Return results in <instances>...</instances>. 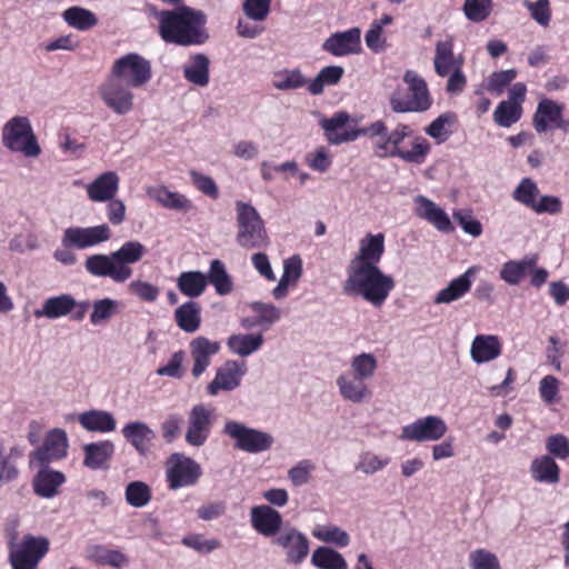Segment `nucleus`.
I'll return each mask as SVG.
<instances>
[{
    "label": "nucleus",
    "mask_w": 569,
    "mask_h": 569,
    "mask_svg": "<svg viewBox=\"0 0 569 569\" xmlns=\"http://www.w3.org/2000/svg\"><path fill=\"white\" fill-rule=\"evenodd\" d=\"M156 18L159 36L167 43L197 47L210 38L207 14L201 10L181 4L172 10L157 11Z\"/></svg>",
    "instance_id": "nucleus-1"
},
{
    "label": "nucleus",
    "mask_w": 569,
    "mask_h": 569,
    "mask_svg": "<svg viewBox=\"0 0 569 569\" xmlns=\"http://www.w3.org/2000/svg\"><path fill=\"white\" fill-rule=\"evenodd\" d=\"M146 251L141 242L127 241L110 254L89 256L84 261V268L91 276L110 278L116 283H123L132 276L131 264L139 262Z\"/></svg>",
    "instance_id": "nucleus-2"
},
{
    "label": "nucleus",
    "mask_w": 569,
    "mask_h": 569,
    "mask_svg": "<svg viewBox=\"0 0 569 569\" xmlns=\"http://www.w3.org/2000/svg\"><path fill=\"white\" fill-rule=\"evenodd\" d=\"M395 279L378 266H348L342 291L347 296L361 297L375 307H380L395 289Z\"/></svg>",
    "instance_id": "nucleus-3"
},
{
    "label": "nucleus",
    "mask_w": 569,
    "mask_h": 569,
    "mask_svg": "<svg viewBox=\"0 0 569 569\" xmlns=\"http://www.w3.org/2000/svg\"><path fill=\"white\" fill-rule=\"evenodd\" d=\"M236 241L243 249L267 248L270 243L264 221L257 209L247 202L236 201Z\"/></svg>",
    "instance_id": "nucleus-4"
},
{
    "label": "nucleus",
    "mask_w": 569,
    "mask_h": 569,
    "mask_svg": "<svg viewBox=\"0 0 569 569\" xmlns=\"http://www.w3.org/2000/svg\"><path fill=\"white\" fill-rule=\"evenodd\" d=\"M403 82L408 93L397 89L390 97L392 111L398 113L425 112L430 109L432 100L427 82L418 73H405Z\"/></svg>",
    "instance_id": "nucleus-5"
},
{
    "label": "nucleus",
    "mask_w": 569,
    "mask_h": 569,
    "mask_svg": "<svg viewBox=\"0 0 569 569\" xmlns=\"http://www.w3.org/2000/svg\"><path fill=\"white\" fill-rule=\"evenodd\" d=\"M1 142L10 151L28 158H37L41 153L31 122L27 117L16 116L4 123Z\"/></svg>",
    "instance_id": "nucleus-6"
},
{
    "label": "nucleus",
    "mask_w": 569,
    "mask_h": 569,
    "mask_svg": "<svg viewBox=\"0 0 569 569\" xmlns=\"http://www.w3.org/2000/svg\"><path fill=\"white\" fill-rule=\"evenodd\" d=\"M223 433L234 441V448L247 453H260L271 449L274 438L271 433L251 428L237 420H227Z\"/></svg>",
    "instance_id": "nucleus-7"
},
{
    "label": "nucleus",
    "mask_w": 569,
    "mask_h": 569,
    "mask_svg": "<svg viewBox=\"0 0 569 569\" xmlns=\"http://www.w3.org/2000/svg\"><path fill=\"white\" fill-rule=\"evenodd\" d=\"M201 476L200 465L183 453H172L166 462V478L171 490L192 487Z\"/></svg>",
    "instance_id": "nucleus-8"
},
{
    "label": "nucleus",
    "mask_w": 569,
    "mask_h": 569,
    "mask_svg": "<svg viewBox=\"0 0 569 569\" xmlns=\"http://www.w3.org/2000/svg\"><path fill=\"white\" fill-rule=\"evenodd\" d=\"M9 549L12 569H37L40 559L49 549V541L46 538L27 535L20 545L10 542Z\"/></svg>",
    "instance_id": "nucleus-9"
},
{
    "label": "nucleus",
    "mask_w": 569,
    "mask_h": 569,
    "mask_svg": "<svg viewBox=\"0 0 569 569\" xmlns=\"http://www.w3.org/2000/svg\"><path fill=\"white\" fill-rule=\"evenodd\" d=\"M448 426L440 416H426L401 427L399 439L412 442H435L445 437Z\"/></svg>",
    "instance_id": "nucleus-10"
},
{
    "label": "nucleus",
    "mask_w": 569,
    "mask_h": 569,
    "mask_svg": "<svg viewBox=\"0 0 569 569\" xmlns=\"http://www.w3.org/2000/svg\"><path fill=\"white\" fill-rule=\"evenodd\" d=\"M126 74L113 73L100 87L102 101L119 116L127 114L133 107V94L128 89Z\"/></svg>",
    "instance_id": "nucleus-11"
},
{
    "label": "nucleus",
    "mask_w": 569,
    "mask_h": 569,
    "mask_svg": "<svg viewBox=\"0 0 569 569\" xmlns=\"http://www.w3.org/2000/svg\"><path fill=\"white\" fill-rule=\"evenodd\" d=\"M68 437L63 429L50 430L42 443L29 455V467H44L63 459L68 452Z\"/></svg>",
    "instance_id": "nucleus-12"
},
{
    "label": "nucleus",
    "mask_w": 569,
    "mask_h": 569,
    "mask_svg": "<svg viewBox=\"0 0 569 569\" xmlns=\"http://www.w3.org/2000/svg\"><path fill=\"white\" fill-rule=\"evenodd\" d=\"M111 236V229L107 223L91 227L76 226L63 231L61 243L66 248L83 250L109 241Z\"/></svg>",
    "instance_id": "nucleus-13"
},
{
    "label": "nucleus",
    "mask_w": 569,
    "mask_h": 569,
    "mask_svg": "<svg viewBox=\"0 0 569 569\" xmlns=\"http://www.w3.org/2000/svg\"><path fill=\"white\" fill-rule=\"evenodd\" d=\"M186 441L192 447L203 446L214 423V408L206 403L194 405L188 412Z\"/></svg>",
    "instance_id": "nucleus-14"
},
{
    "label": "nucleus",
    "mask_w": 569,
    "mask_h": 569,
    "mask_svg": "<svg viewBox=\"0 0 569 569\" xmlns=\"http://www.w3.org/2000/svg\"><path fill=\"white\" fill-rule=\"evenodd\" d=\"M273 543L283 550L286 561L291 565H300L307 558L310 549L306 535L293 527L283 528Z\"/></svg>",
    "instance_id": "nucleus-15"
},
{
    "label": "nucleus",
    "mask_w": 569,
    "mask_h": 569,
    "mask_svg": "<svg viewBox=\"0 0 569 569\" xmlns=\"http://www.w3.org/2000/svg\"><path fill=\"white\" fill-rule=\"evenodd\" d=\"M246 373V365L236 360H229L220 367L213 380L208 385L207 391L210 396H216L219 391H231L240 386L241 379Z\"/></svg>",
    "instance_id": "nucleus-16"
},
{
    "label": "nucleus",
    "mask_w": 569,
    "mask_h": 569,
    "mask_svg": "<svg viewBox=\"0 0 569 569\" xmlns=\"http://www.w3.org/2000/svg\"><path fill=\"white\" fill-rule=\"evenodd\" d=\"M322 48L333 56L358 53L361 50V29L353 27L342 32H335L326 39Z\"/></svg>",
    "instance_id": "nucleus-17"
},
{
    "label": "nucleus",
    "mask_w": 569,
    "mask_h": 569,
    "mask_svg": "<svg viewBox=\"0 0 569 569\" xmlns=\"http://www.w3.org/2000/svg\"><path fill=\"white\" fill-rule=\"evenodd\" d=\"M336 383L341 398L351 403H365L372 397V391L368 387L367 380L358 378L350 372L339 375Z\"/></svg>",
    "instance_id": "nucleus-18"
},
{
    "label": "nucleus",
    "mask_w": 569,
    "mask_h": 569,
    "mask_svg": "<svg viewBox=\"0 0 569 569\" xmlns=\"http://www.w3.org/2000/svg\"><path fill=\"white\" fill-rule=\"evenodd\" d=\"M250 521L252 528L264 537H277L282 530L280 512L268 505L252 507L250 510Z\"/></svg>",
    "instance_id": "nucleus-19"
},
{
    "label": "nucleus",
    "mask_w": 569,
    "mask_h": 569,
    "mask_svg": "<svg viewBox=\"0 0 569 569\" xmlns=\"http://www.w3.org/2000/svg\"><path fill=\"white\" fill-rule=\"evenodd\" d=\"M385 252V236L382 233H368L359 241L357 254L349 266H378Z\"/></svg>",
    "instance_id": "nucleus-20"
},
{
    "label": "nucleus",
    "mask_w": 569,
    "mask_h": 569,
    "mask_svg": "<svg viewBox=\"0 0 569 569\" xmlns=\"http://www.w3.org/2000/svg\"><path fill=\"white\" fill-rule=\"evenodd\" d=\"M479 269V266H472L462 274L451 280L445 288L437 292L433 298V303L447 305L461 299L470 291L472 278Z\"/></svg>",
    "instance_id": "nucleus-21"
},
{
    "label": "nucleus",
    "mask_w": 569,
    "mask_h": 569,
    "mask_svg": "<svg viewBox=\"0 0 569 569\" xmlns=\"http://www.w3.org/2000/svg\"><path fill=\"white\" fill-rule=\"evenodd\" d=\"M413 202L419 218L427 220L439 231L447 233L453 231L449 216L436 202L425 196H417Z\"/></svg>",
    "instance_id": "nucleus-22"
},
{
    "label": "nucleus",
    "mask_w": 569,
    "mask_h": 569,
    "mask_svg": "<svg viewBox=\"0 0 569 569\" xmlns=\"http://www.w3.org/2000/svg\"><path fill=\"white\" fill-rule=\"evenodd\" d=\"M502 353V342L496 335H477L470 346V358L477 363L496 360Z\"/></svg>",
    "instance_id": "nucleus-23"
},
{
    "label": "nucleus",
    "mask_w": 569,
    "mask_h": 569,
    "mask_svg": "<svg viewBox=\"0 0 569 569\" xmlns=\"http://www.w3.org/2000/svg\"><path fill=\"white\" fill-rule=\"evenodd\" d=\"M220 350V342L210 340L203 336L194 338L190 342V352L193 359L192 376L200 377L210 366V359Z\"/></svg>",
    "instance_id": "nucleus-24"
},
{
    "label": "nucleus",
    "mask_w": 569,
    "mask_h": 569,
    "mask_svg": "<svg viewBox=\"0 0 569 569\" xmlns=\"http://www.w3.org/2000/svg\"><path fill=\"white\" fill-rule=\"evenodd\" d=\"M120 178L114 171H106L87 184V196L92 202L112 200L119 190Z\"/></svg>",
    "instance_id": "nucleus-25"
},
{
    "label": "nucleus",
    "mask_w": 569,
    "mask_h": 569,
    "mask_svg": "<svg viewBox=\"0 0 569 569\" xmlns=\"http://www.w3.org/2000/svg\"><path fill=\"white\" fill-rule=\"evenodd\" d=\"M39 470L33 477L32 488L37 496L46 499L53 498L59 493V488L66 482V476L49 466L38 467Z\"/></svg>",
    "instance_id": "nucleus-26"
},
{
    "label": "nucleus",
    "mask_w": 569,
    "mask_h": 569,
    "mask_svg": "<svg viewBox=\"0 0 569 569\" xmlns=\"http://www.w3.org/2000/svg\"><path fill=\"white\" fill-rule=\"evenodd\" d=\"M147 196L166 209L188 212L193 209L192 201L183 193L170 191L166 186H150L146 189Z\"/></svg>",
    "instance_id": "nucleus-27"
},
{
    "label": "nucleus",
    "mask_w": 569,
    "mask_h": 569,
    "mask_svg": "<svg viewBox=\"0 0 569 569\" xmlns=\"http://www.w3.org/2000/svg\"><path fill=\"white\" fill-rule=\"evenodd\" d=\"M561 107L555 101L543 99L539 102L536 113L533 116V127L537 132H546L551 127L565 129L561 119Z\"/></svg>",
    "instance_id": "nucleus-28"
},
{
    "label": "nucleus",
    "mask_w": 569,
    "mask_h": 569,
    "mask_svg": "<svg viewBox=\"0 0 569 569\" xmlns=\"http://www.w3.org/2000/svg\"><path fill=\"white\" fill-rule=\"evenodd\" d=\"M529 473L538 483L557 485L560 481V468L549 455L533 458L529 466Z\"/></svg>",
    "instance_id": "nucleus-29"
},
{
    "label": "nucleus",
    "mask_w": 569,
    "mask_h": 569,
    "mask_svg": "<svg viewBox=\"0 0 569 569\" xmlns=\"http://www.w3.org/2000/svg\"><path fill=\"white\" fill-rule=\"evenodd\" d=\"M121 432L126 440L142 456L147 455L156 436L154 431L142 421L127 423Z\"/></svg>",
    "instance_id": "nucleus-30"
},
{
    "label": "nucleus",
    "mask_w": 569,
    "mask_h": 569,
    "mask_svg": "<svg viewBox=\"0 0 569 569\" xmlns=\"http://www.w3.org/2000/svg\"><path fill=\"white\" fill-rule=\"evenodd\" d=\"M348 121L349 114L347 112H338L329 119L321 120L320 124L330 143L340 144L348 141H355L357 139V134L353 133V130L339 132V129L343 128Z\"/></svg>",
    "instance_id": "nucleus-31"
},
{
    "label": "nucleus",
    "mask_w": 569,
    "mask_h": 569,
    "mask_svg": "<svg viewBox=\"0 0 569 569\" xmlns=\"http://www.w3.org/2000/svg\"><path fill=\"white\" fill-rule=\"evenodd\" d=\"M302 276V260L295 254L283 261V272L279 283L272 290V296L277 300H281L287 296L288 287L296 284Z\"/></svg>",
    "instance_id": "nucleus-32"
},
{
    "label": "nucleus",
    "mask_w": 569,
    "mask_h": 569,
    "mask_svg": "<svg viewBox=\"0 0 569 569\" xmlns=\"http://www.w3.org/2000/svg\"><path fill=\"white\" fill-rule=\"evenodd\" d=\"M83 451V465L94 470L107 467L113 455L114 446L111 441L104 440L86 445Z\"/></svg>",
    "instance_id": "nucleus-33"
},
{
    "label": "nucleus",
    "mask_w": 569,
    "mask_h": 569,
    "mask_svg": "<svg viewBox=\"0 0 569 569\" xmlns=\"http://www.w3.org/2000/svg\"><path fill=\"white\" fill-rule=\"evenodd\" d=\"M78 301L68 293L47 299L42 309L36 310V317H46L48 319H57L64 317L76 309Z\"/></svg>",
    "instance_id": "nucleus-34"
},
{
    "label": "nucleus",
    "mask_w": 569,
    "mask_h": 569,
    "mask_svg": "<svg viewBox=\"0 0 569 569\" xmlns=\"http://www.w3.org/2000/svg\"><path fill=\"white\" fill-rule=\"evenodd\" d=\"M79 423L88 431L110 432L116 429V419L104 410H88L78 416Z\"/></svg>",
    "instance_id": "nucleus-35"
},
{
    "label": "nucleus",
    "mask_w": 569,
    "mask_h": 569,
    "mask_svg": "<svg viewBox=\"0 0 569 569\" xmlns=\"http://www.w3.org/2000/svg\"><path fill=\"white\" fill-rule=\"evenodd\" d=\"M263 345L261 333H233L227 340V346L231 353L239 357H249Z\"/></svg>",
    "instance_id": "nucleus-36"
},
{
    "label": "nucleus",
    "mask_w": 569,
    "mask_h": 569,
    "mask_svg": "<svg viewBox=\"0 0 569 569\" xmlns=\"http://www.w3.org/2000/svg\"><path fill=\"white\" fill-rule=\"evenodd\" d=\"M177 326L187 333L196 332L201 325V309L198 302L187 301L174 310Z\"/></svg>",
    "instance_id": "nucleus-37"
},
{
    "label": "nucleus",
    "mask_w": 569,
    "mask_h": 569,
    "mask_svg": "<svg viewBox=\"0 0 569 569\" xmlns=\"http://www.w3.org/2000/svg\"><path fill=\"white\" fill-rule=\"evenodd\" d=\"M411 134V129L407 124H398L391 132H387L382 140L376 146V153L380 158L396 157L395 151H401L399 144Z\"/></svg>",
    "instance_id": "nucleus-38"
},
{
    "label": "nucleus",
    "mask_w": 569,
    "mask_h": 569,
    "mask_svg": "<svg viewBox=\"0 0 569 569\" xmlns=\"http://www.w3.org/2000/svg\"><path fill=\"white\" fill-rule=\"evenodd\" d=\"M537 263L536 257H525L522 260H509L501 266L500 279L510 286H518L527 270Z\"/></svg>",
    "instance_id": "nucleus-39"
},
{
    "label": "nucleus",
    "mask_w": 569,
    "mask_h": 569,
    "mask_svg": "<svg viewBox=\"0 0 569 569\" xmlns=\"http://www.w3.org/2000/svg\"><path fill=\"white\" fill-rule=\"evenodd\" d=\"M87 559L100 566H110L118 569L129 563V559L123 552L102 546L90 547L87 550Z\"/></svg>",
    "instance_id": "nucleus-40"
},
{
    "label": "nucleus",
    "mask_w": 569,
    "mask_h": 569,
    "mask_svg": "<svg viewBox=\"0 0 569 569\" xmlns=\"http://www.w3.org/2000/svg\"><path fill=\"white\" fill-rule=\"evenodd\" d=\"M208 284L207 274L201 271H184L177 278L180 292L189 298L200 297Z\"/></svg>",
    "instance_id": "nucleus-41"
},
{
    "label": "nucleus",
    "mask_w": 569,
    "mask_h": 569,
    "mask_svg": "<svg viewBox=\"0 0 569 569\" xmlns=\"http://www.w3.org/2000/svg\"><path fill=\"white\" fill-rule=\"evenodd\" d=\"M462 64V58L453 54L451 40L437 42L435 57L436 71H460Z\"/></svg>",
    "instance_id": "nucleus-42"
},
{
    "label": "nucleus",
    "mask_w": 569,
    "mask_h": 569,
    "mask_svg": "<svg viewBox=\"0 0 569 569\" xmlns=\"http://www.w3.org/2000/svg\"><path fill=\"white\" fill-rule=\"evenodd\" d=\"M502 371L503 369L501 367L495 366L483 376V385L493 396L507 393L515 381L513 370L512 368H508L505 378L499 382Z\"/></svg>",
    "instance_id": "nucleus-43"
},
{
    "label": "nucleus",
    "mask_w": 569,
    "mask_h": 569,
    "mask_svg": "<svg viewBox=\"0 0 569 569\" xmlns=\"http://www.w3.org/2000/svg\"><path fill=\"white\" fill-rule=\"evenodd\" d=\"M62 18L69 27L80 31H86L98 23L96 14L82 7H70L62 13Z\"/></svg>",
    "instance_id": "nucleus-44"
},
{
    "label": "nucleus",
    "mask_w": 569,
    "mask_h": 569,
    "mask_svg": "<svg viewBox=\"0 0 569 569\" xmlns=\"http://www.w3.org/2000/svg\"><path fill=\"white\" fill-rule=\"evenodd\" d=\"M378 370V358L371 352H361L350 359V373L362 378L367 381L371 380Z\"/></svg>",
    "instance_id": "nucleus-45"
},
{
    "label": "nucleus",
    "mask_w": 569,
    "mask_h": 569,
    "mask_svg": "<svg viewBox=\"0 0 569 569\" xmlns=\"http://www.w3.org/2000/svg\"><path fill=\"white\" fill-rule=\"evenodd\" d=\"M207 279L220 296L229 295L233 290L232 279L221 260L214 259L211 261Z\"/></svg>",
    "instance_id": "nucleus-46"
},
{
    "label": "nucleus",
    "mask_w": 569,
    "mask_h": 569,
    "mask_svg": "<svg viewBox=\"0 0 569 569\" xmlns=\"http://www.w3.org/2000/svg\"><path fill=\"white\" fill-rule=\"evenodd\" d=\"M311 563L319 569H347L345 558L338 551L328 547H318L311 557Z\"/></svg>",
    "instance_id": "nucleus-47"
},
{
    "label": "nucleus",
    "mask_w": 569,
    "mask_h": 569,
    "mask_svg": "<svg viewBox=\"0 0 569 569\" xmlns=\"http://www.w3.org/2000/svg\"><path fill=\"white\" fill-rule=\"evenodd\" d=\"M540 197L537 183L530 178H523L512 191V199L532 210Z\"/></svg>",
    "instance_id": "nucleus-48"
},
{
    "label": "nucleus",
    "mask_w": 569,
    "mask_h": 569,
    "mask_svg": "<svg viewBox=\"0 0 569 569\" xmlns=\"http://www.w3.org/2000/svg\"><path fill=\"white\" fill-rule=\"evenodd\" d=\"M522 116V106L511 101H501L495 112L493 121L502 128H510L519 121Z\"/></svg>",
    "instance_id": "nucleus-49"
},
{
    "label": "nucleus",
    "mask_w": 569,
    "mask_h": 569,
    "mask_svg": "<svg viewBox=\"0 0 569 569\" xmlns=\"http://www.w3.org/2000/svg\"><path fill=\"white\" fill-rule=\"evenodd\" d=\"M457 121L452 112H445L436 118L427 128L426 133L438 143L445 142L451 134L450 127Z\"/></svg>",
    "instance_id": "nucleus-50"
},
{
    "label": "nucleus",
    "mask_w": 569,
    "mask_h": 569,
    "mask_svg": "<svg viewBox=\"0 0 569 569\" xmlns=\"http://www.w3.org/2000/svg\"><path fill=\"white\" fill-rule=\"evenodd\" d=\"M119 303L111 298L98 299L92 302L90 322L93 326L109 321L118 312Z\"/></svg>",
    "instance_id": "nucleus-51"
},
{
    "label": "nucleus",
    "mask_w": 569,
    "mask_h": 569,
    "mask_svg": "<svg viewBox=\"0 0 569 569\" xmlns=\"http://www.w3.org/2000/svg\"><path fill=\"white\" fill-rule=\"evenodd\" d=\"M124 497L131 507L142 508L151 500V489L143 481H132L126 487Z\"/></svg>",
    "instance_id": "nucleus-52"
},
{
    "label": "nucleus",
    "mask_w": 569,
    "mask_h": 569,
    "mask_svg": "<svg viewBox=\"0 0 569 569\" xmlns=\"http://www.w3.org/2000/svg\"><path fill=\"white\" fill-rule=\"evenodd\" d=\"M312 535L320 541L335 543L339 547H346L350 542L349 535L340 527L332 525L319 526L312 530Z\"/></svg>",
    "instance_id": "nucleus-53"
},
{
    "label": "nucleus",
    "mask_w": 569,
    "mask_h": 569,
    "mask_svg": "<svg viewBox=\"0 0 569 569\" xmlns=\"http://www.w3.org/2000/svg\"><path fill=\"white\" fill-rule=\"evenodd\" d=\"M250 309L257 315L260 326L269 328L281 319V309L272 303L253 301Z\"/></svg>",
    "instance_id": "nucleus-54"
},
{
    "label": "nucleus",
    "mask_w": 569,
    "mask_h": 569,
    "mask_svg": "<svg viewBox=\"0 0 569 569\" xmlns=\"http://www.w3.org/2000/svg\"><path fill=\"white\" fill-rule=\"evenodd\" d=\"M390 462L389 458H383L375 452L366 451L361 453L356 469L369 476L375 475L385 469Z\"/></svg>",
    "instance_id": "nucleus-55"
},
{
    "label": "nucleus",
    "mask_w": 569,
    "mask_h": 569,
    "mask_svg": "<svg viewBox=\"0 0 569 569\" xmlns=\"http://www.w3.org/2000/svg\"><path fill=\"white\" fill-rule=\"evenodd\" d=\"M492 11V0H465L463 13L473 22L486 20Z\"/></svg>",
    "instance_id": "nucleus-56"
},
{
    "label": "nucleus",
    "mask_w": 569,
    "mask_h": 569,
    "mask_svg": "<svg viewBox=\"0 0 569 569\" xmlns=\"http://www.w3.org/2000/svg\"><path fill=\"white\" fill-rule=\"evenodd\" d=\"M430 146L425 138L417 137L412 141L410 150L395 151L396 157L411 163L423 162L427 153L429 152Z\"/></svg>",
    "instance_id": "nucleus-57"
},
{
    "label": "nucleus",
    "mask_w": 569,
    "mask_h": 569,
    "mask_svg": "<svg viewBox=\"0 0 569 569\" xmlns=\"http://www.w3.org/2000/svg\"><path fill=\"white\" fill-rule=\"evenodd\" d=\"M148 60L138 53H128L114 61L112 71H150Z\"/></svg>",
    "instance_id": "nucleus-58"
},
{
    "label": "nucleus",
    "mask_w": 569,
    "mask_h": 569,
    "mask_svg": "<svg viewBox=\"0 0 569 569\" xmlns=\"http://www.w3.org/2000/svg\"><path fill=\"white\" fill-rule=\"evenodd\" d=\"M271 0H244L242 10L246 17L256 22H262L270 12Z\"/></svg>",
    "instance_id": "nucleus-59"
},
{
    "label": "nucleus",
    "mask_w": 569,
    "mask_h": 569,
    "mask_svg": "<svg viewBox=\"0 0 569 569\" xmlns=\"http://www.w3.org/2000/svg\"><path fill=\"white\" fill-rule=\"evenodd\" d=\"M181 543L200 553H210L221 546L220 540L216 538L206 539L202 535L198 533L183 537Z\"/></svg>",
    "instance_id": "nucleus-60"
},
{
    "label": "nucleus",
    "mask_w": 569,
    "mask_h": 569,
    "mask_svg": "<svg viewBox=\"0 0 569 569\" xmlns=\"http://www.w3.org/2000/svg\"><path fill=\"white\" fill-rule=\"evenodd\" d=\"M546 449L553 459L569 458V439L562 433H555L546 439Z\"/></svg>",
    "instance_id": "nucleus-61"
},
{
    "label": "nucleus",
    "mask_w": 569,
    "mask_h": 569,
    "mask_svg": "<svg viewBox=\"0 0 569 569\" xmlns=\"http://www.w3.org/2000/svg\"><path fill=\"white\" fill-rule=\"evenodd\" d=\"M453 219L460 224L462 230L471 237L478 238L482 233V224L472 217V212L467 209L453 211Z\"/></svg>",
    "instance_id": "nucleus-62"
},
{
    "label": "nucleus",
    "mask_w": 569,
    "mask_h": 569,
    "mask_svg": "<svg viewBox=\"0 0 569 569\" xmlns=\"http://www.w3.org/2000/svg\"><path fill=\"white\" fill-rule=\"evenodd\" d=\"M523 4L538 24L547 27L550 23L551 10L549 0H537L536 2L526 0Z\"/></svg>",
    "instance_id": "nucleus-63"
},
{
    "label": "nucleus",
    "mask_w": 569,
    "mask_h": 569,
    "mask_svg": "<svg viewBox=\"0 0 569 569\" xmlns=\"http://www.w3.org/2000/svg\"><path fill=\"white\" fill-rule=\"evenodd\" d=\"M470 563L472 569H500L497 557L483 549L476 550L470 555Z\"/></svg>",
    "instance_id": "nucleus-64"
}]
</instances>
